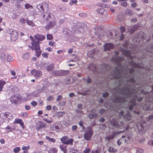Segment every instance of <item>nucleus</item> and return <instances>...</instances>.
<instances>
[{"instance_id": "nucleus-1", "label": "nucleus", "mask_w": 153, "mask_h": 153, "mask_svg": "<svg viewBox=\"0 0 153 153\" xmlns=\"http://www.w3.org/2000/svg\"><path fill=\"white\" fill-rule=\"evenodd\" d=\"M136 90L135 89H131L127 88H123L122 89H119L117 92L120 94L123 95V97H121L117 96L114 102H116L123 103L127 101V98H130V101L129 104V108L130 110H132L134 108H136L137 107H140L142 106V105L139 104L137 105L136 101L140 102L142 99L141 97H139L137 96V92H136Z\"/></svg>"}, {"instance_id": "nucleus-2", "label": "nucleus", "mask_w": 153, "mask_h": 153, "mask_svg": "<svg viewBox=\"0 0 153 153\" xmlns=\"http://www.w3.org/2000/svg\"><path fill=\"white\" fill-rule=\"evenodd\" d=\"M29 47L32 50H35L36 56L39 57L41 55L42 51L40 50L39 45L38 43L35 42L33 41L32 45H30Z\"/></svg>"}, {"instance_id": "nucleus-3", "label": "nucleus", "mask_w": 153, "mask_h": 153, "mask_svg": "<svg viewBox=\"0 0 153 153\" xmlns=\"http://www.w3.org/2000/svg\"><path fill=\"white\" fill-rule=\"evenodd\" d=\"M132 140L131 135L129 134L126 136H123L117 141V144L120 145L121 143L128 144L130 143Z\"/></svg>"}, {"instance_id": "nucleus-4", "label": "nucleus", "mask_w": 153, "mask_h": 153, "mask_svg": "<svg viewBox=\"0 0 153 153\" xmlns=\"http://www.w3.org/2000/svg\"><path fill=\"white\" fill-rule=\"evenodd\" d=\"M34 38L32 36L30 37V38L31 40V42L30 43L31 45H32L33 41L35 42L38 43L39 44V43H41L40 42L44 40L45 38V36L39 34H36L34 36Z\"/></svg>"}, {"instance_id": "nucleus-5", "label": "nucleus", "mask_w": 153, "mask_h": 153, "mask_svg": "<svg viewBox=\"0 0 153 153\" xmlns=\"http://www.w3.org/2000/svg\"><path fill=\"white\" fill-rule=\"evenodd\" d=\"M7 32L10 34V39L12 41H14L18 38V34L17 32L14 30L9 29L7 30Z\"/></svg>"}, {"instance_id": "nucleus-6", "label": "nucleus", "mask_w": 153, "mask_h": 153, "mask_svg": "<svg viewBox=\"0 0 153 153\" xmlns=\"http://www.w3.org/2000/svg\"><path fill=\"white\" fill-rule=\"evenodd\" d=\"M118 115L120 118L123 117L125 120L128 121L131 119V115L128 111L125 112L123 111H122L119 113Z\"/></svg>"}, {"instance_id": "nucleus-7", "label": "nucleus", "mask_w": 153, "mask_h": 153, "mask_svg": "<svg viewBox=\"0 0 153 153\" xmlns=\"http://www.w3.org/2000/svg\"><path fill=\"white\" fill-rule=\"evenodd\" d=\"M37 7L41 12H46L49 10L48 4L46 3H42L37 5Z\"/></svg>"}, {"instance_id": "nucleus-8", "label": "nucleus", "mask_w": 153, "mask_h": 153, "mask_svg": "<svg viewBox=\"0 0 153 153\" xmlns=\"http://www.w3.org/2000/svg\"><path fill=\"white\" fill-rule=\"evenodd\" d=\"M116 74H117V77L119 78L120 82H123L124 80H126L127 82L128 81L131 82H134V79L132 78L130 79H126L124 78H123V76L122 75V72L119 70H117L116 72L115 73Z\"/></svg>"}, {"instance_id": "nucleus-9", "label": "nucleus", "mask_w": 153, "mask_h": 153, "mask_svg": "<svg viewBox=\"0 0 153 153\" xmlns=\"http://www.w3.org/2000/svg\"><path fill=\"white\" fill-rule=\"evenodd\" d=\"M111 123L113 126L120 128H121V127H125L124 123H123V122L120 121L117 122L116 120L114 119L111 120Z\"/></svg>"}, {"instance_id": "nucleus-10", "label": "nucleus", "mask_w": 153, "mask_h": 153, "mask_svg": "<svg viewBox=\"0 0 153 153\" xmlns=\"http://www.w3.org/2000/svg\"><path fill=\"white\" fill-rule=\"evenodd\" d=\"M93 134V131L90 128L88 131L85 133L84 136V138L86 140H90Z\"/></svg>"}, {"instance_id": "nucleus-11", "label": "nucleus", "mask_w": 153, "mask_h": 153, "mask_svg": "<svg viewBox=\"0 0 153 153\" xmlns=\"http://www.w3.org/2000/svg\"><path fill=\"white\" fill-rule=\"evenodd\" d=\"M31 73L36 78L40 77L42 75V72L41 71L36 70H33L31 71Z\"/></svg>"}, {"instance_id": "nucleus-12", "label": "nucleus", "mask_w": 153, "mask_h": 153, "mask_svg": "<svg viewBox=\"0 0 153 153\" xmlns=\"http://www.w3.org/2000/svg\"><path fill=\"white\" fill-rule=\"evenodd\" d=\"M100 66V68H101V71H100V72L102 73H104L105 71L109 70L111 68L109 66L105 64H102Z\"/></svg>"}, {"instance_id": "nucleus-13", "label": "nucleus", "mask_w": 153, "mask_h": 153, "mask_svg": "<svg viewBox=\"0 0 153 153\" xmlns=\"http://www.w3.org/2000/svg\"><path fill=\"white\" fill-rule=\"evenodd\" d=\"M19 100V97L17 95H15L11 97L10 100L13 103L15 104Z\"/></svg>"}, {"instance_id": "nucleus-14", "label": "nucleus", "mask_w": 153, "mask_h": 153, "mask_svg": "<svg viewBox=\"0 0 153 153\" xmlns=\"http://www.w3.org/2000/svg\"><path fill=\"white\" fill-rule=\"evenodd\" d=\"M104 47L105 50L108 51L111 49H112L114 47V45L111 43H107L105 45Z\"/></svg>"}, {"instance_id": "nucleus-15", "label": "nucleus", "mask_w": 153, "mask_h": 153, "mask_svg": "<svg viewBox=\"0 0 153 153\" xmlns=\"http://www.w3.org/2000/svg\"><path fill=\"white\" fill-rule=\"evenodd\" d=\"M51 14H50L49 13H42L41 14V16L42 18L46 20H49V19L50 18Z\"/></svg>"}, {"instance_id": "nucleus-16", "label": "nucleus", "mask_w": 153, "mask_h": 153, "mask_svg": "<svg viewBox=\"0 0 153 153\" xmlns=\"http://www.w3.org/2000/svg\"><path fill=\"white\" fill-rule=\"evenodd\" d=\"M16 123L19 124L23 128H24V123L22 122V120L21 119H16L15 120L14 123Z\"/></svg>"}, {"instance_id": "nucleus-17", "label": "nucleus", "mask_w": 153, "mask_h": 153, "mask_svg": "<svg viewBox=\"0 0 153 153\" xmlns=\"http://www.w3.org/2000/svg\"><path fill=\"white\" fill-rule=\"evenodd\" d=\"M88 69L89 71H97L96 68L93 64H90L88 66Z\"/></svg>"}, {"instance_id": "nucleus-18", "label": "nucleus", "mask_w": 153, "mask_h": 153, "mask_svg": "<svg viewBox=\"0 0 153 153\" xmlns=\"http://www.w3.org/2000/svg\"><path fill=\"white\" fill-rule=\"evenodd\" d=\"M137 28V26L134 25L133 26L131 27H129L128 28V31L130 33H132Z\"/></svg>"}, {"instance_id": "nucleus-19", "label": "nucleus", "mask_w": 153, "mask_h": 153, "mask_svg": "<svg viewBox=\"0 0 153 153\" xmlns=\"http://www.w3.org/2000/svg\"><path fill=\"white\" fill-rule=\"evenodd\" d=\"M138 130L139 131H142L143 129V124L141 123H137L136 124Z\"/></svg>"}, {"instance_id": "nucleus-20", "label": "nucleus", "mask_w": 153, "mask_h": 153, "mask_svg": "<svg viewBox=\"0 0 153 153\" xmlns=\"http://www.w3.org/2000/svg\"><path fill=\"white\" fill-rule=\"evenodd\" d=\"M117 134L116 132H113L112 134L110 135L109 136H108L106 137V139L109 141L110 140L114 138V137L115 135Z\"/></svg>"}, {"instance_id": "nucleus-21", "label": "nucleus", "mask_w": 153, "mask_h": 153, "mask_svg": "<svg viewBox=\"0 0 153 153\" xmlns=\"http://www.w3.org/2000/svg\"><path fill=\"white\" fill-rule=\"evenodd\" d=\"M55 22L54 21L53 22H50V23L46 26V29L47 30L50 27H53L55 25Z\"/></svg>"}, {"instance_id": "nucleus-22", "label": "nucleus", "mask_w": 153, "mask_h": 153, "mask_svg": "<svg viewBox=\"0 0 153 153\" xmlns=\"http://www.w3.org/2000/svg\"><path fill=\"white\" fill-rule=\"evenodd\" d=\"M59 148H60L61 150L64 153H66L67 151L66 150V149L67 146L66 145L64 144L61 145L59 146Z\"/></svg>"}, {"instance_id": "nucleus-23", "label": "nucleus", "mask_w": 153, "mask_h": 153, "mask_svg": "<svg viewBox=\"0 0 153 153\" xmlns=\"http://www.w3.org/2000/svg\"><path fill=\"white\" fill-rule=\"evenodd\" d=\"M30 56V53L29 52H26L24 53L22 55V57L25 59H28Z\"/></svg>"}, {"instance_id": "nucleus-24", "label": "nucleus", "mask_w": 153, "mask_h": 153, "mask_svg": "<svg viewBox=\"0 0 153 153\" xmlns=\"http://www.w3.org/2000/svg\"><path fill=\"white\" fill-rule=\"evenodd\" d=\"M30 96H32L34 97H38L39 96V94L38 93H35V92L33 93H29L27 94L28 97L27 99H30L31 98V97H29Z\"/></svg>"}, {"instance_id": "nucleus-25", "label": "nucleus", "mask_w": 153, "mask_h": 153, "mask_svg": "<svg viewBox=\"0 0 153 153\" xmlns=\"http://www.w3.org/2000/svg\"><path fill=\"white\" fill-rule=\"evenodd\" d=\"M89 117L91 119H95L97 117V114L96 113L92 112L89 114Z\"/></svg>"}, {"instance_id": "nucleus-26", "label": "nucleus", "mask_w": 153, "mask_h": 153, "mask_svg": "<svg viewBox=\"0 0 153 153\" xmlns=\"http://www.w3.org/2000/svg\"><path fill=\"white\" fill-rule=\"evenodd\" d=\"M4 129L7 130V131L8 132H12L13 130H14L15 128L14 127H11V126H7L6 128H4Z\"/></svg>"}, {"instance_id": "nucleus-27", "label": "nucleus", "mask_w": 153, "mask_h": 153, "mask_svg": "<svg viewBox=\"0 0 153 153\" xmlns=\"http://www.w3.org/2000/svg\"><path fill=\"white\" fill-rule=\"evenodd\" d=\"M54 64H51L47 66L46 68V69L48 70V71H51L53 68L54 67Z\"/></svg>"}, {"instance_id": "nucleus-28", "label": "nucleus", "mask_w": 153, "mask_h": 153, "mask_svg": "<svg viewBox=\"0 0 153 153\" xmlns=\"http://www.w3.org/2000/svg\"><path fill=\"white\" fill-rule=\"evenodd\" d=\"M143 108L144 110H149L151 109L149 104L146 103L143 106Z\"/></svg>"}, {"instance_id": "nucleus-29", "label": "nucleus", "mask_w": 153, "mask_h": 153, "mask_svg": "<svg viewBox=\"0 0 153 153\" xmlns=\"http://www.w3.org/2000/svg\"><path fill=\"white\" fill-rule=\"evenodd\" d=\"M7 120H9L12 119L13 118L12 114L8 112H7Z\"/></svg>"}, {"instance_id": "nucleus-30", "label": "nucleus", "mask_w": 153, "mask_h": 153, "mask_svg": "<svg viewBox=\"0 0 153 153\" xmlns=\"http://www.w3.org/2000/svg\"><path fill=\"white\" fill-rule=\"evenodd\" d=\"M0 117L3 119H5L7 120V112L4 113H2L0 114Z\"/></svg>"}, {"instance_id": "nucleus-31", "label": "nucleus", "mask_w": 153, "mask_h": 153, "mask_svg": "<svg viewBox=\"0 0 153 153\" xmlns=\"http://www.w3.org/2000/svg\"><path fill=\"white\" fill-rule=\"evenodd\" d=\"M125 13L127 16H129L132 15L131 11L128 9H126L125 10Z\"/></svg>"}, {"instance_id": "nucleus-32", "label": "nucleus", "mask_w": 153, "mask_h": 153, "mask_svg": "<svg viewBox=\"0 0 153 153\" xmlns=\"http://www.w3.org/2000/svg\"><path fill=\"white\" fill-rule=\"evenodd\" d=\"M68 139V138L67 137H64L61 138V141L62 143L65 144Z\"/></svg>"}, {"instance_id": "nucleus-33", "label": "nucleus", "mask_w": 153, "mask_h": 153, "mask_svg": "<svg viewBox=\"0 0 153 153\" xmlns=\"http://www.w3.org/2000/svg\"><path fill=\"white\" fill-rule=\"evenodd\" d=\"M6 83V82L5 81L2 80H0V91H1V90L2 88L3 85Z\"/></svg>"}, {"instance_id": "nucleus-34", "label": "nucleus", "mask_w": 153, "mask_h": 153, "mask_svg": "<svg viewBox=\"0 0 153 153\" xmlns=\"http://www.w3.org/2000/svg\"><path fill=\"white\" fill-rule=\"evenodd\" d=\"M66 71H58V76H63L66 74Z\"/></svg>"}, {"instance_id": "nucleus-35", "label": "nucleus", "mask_w": 153, "mask_h": 153, "mask_svg": "<svg viewBox=\"0 0 153 153\" xmlns=\"http://www.w3.org/2000/svg\"><path fill=\"white\" fill-rule=\"evenodd\" d=\"M57 150L56 148H52L51 149L48 151V153H56Z\"/></svg>"}, {"instance_id": "nucleus-36", "label": "nucleus", "mask_w": 153, "mask_h": 153, "mask_svg": "<svg viewBox=\"0 0 153 153\" xmlns=\"http://www.w3.org/2000/svg\"><path fill=\"white\" fill-rule=\"evenodd\" d=\"M13 58L10 55H8L7 56V61L10 62L13 60Z\"/></svg>"}, {"instance_id": "nucleus-37", "label": "nucleus", "mask_w": 153, "mask_h": 153, "mask_svg": "<svg viewBox=\"0 0 153 153\" xmlns=\"http://www.w3.org/2000/svg\"><path fill=\"white\" fill-rule=\"evenodd\" d=\"M27 24L28 25L32 27H33L35 26V24L33 23L32 22V21L27 20Z\"/></svg>"}, {"instance_id": "nucleus-38", "label": "nucleus", "mask_w": 153, "mask_h": 153, "mask_svg": "<svg viewBox=\"0 0 153 153\" xmlns=\"http://www.w3.org/2000/svg\"><path fill=\"white\" fill-rule=\"evenodd\" d=\"M46 138L49 141L53 143V142H54L55 141V139L53 138H51L48 136H46Z\"/></svg>"}, {"instance_id": "nucleus-39", "label": "nucleus", "mask_w": 153, "mask_h": 153, "mask_svg": "<svg viewBox=\"0 0 153 153\" xmlns=\"http://www.w3.org/2000/svg\"><path fill=\"white\" fill-rule=\"evenodd\" d=\"M126 53H125V55L127 56L130 57L131 58L132 56L130 52L129 51L127 50L126 51Z\"/></svg>"}, {"instance_id": "nucleus-40", "label": "nucleus", "mask_w": 153, "mask_h": 153, "mask_svg": "<svg viewBox=\"0 0 153 153\" xmlns=\"http://www.w3.org/2000/svg\"><path fill=\"white\" fill-rule=\"evenodd\" d=\"M109 151L110 152H117V150L116 149H114L113 147H110L109 148Z\"/></svg>"}, {"instance_id": "nucleus-41", "label": "nucleus", "mask_w": 153, "mask_h": 153, "mask_svg": "<svg viewBox=\"0 0 153 153\" xmlns=\"http://www.w3.org/2000/svg\"><path fill=\"white\" fill-rule=\"evenodd\" d=\"M74 140L72 139H71L69 140H67V142H66V144L68 145L71 144L72 145Z\"/></svg>"}, {"instance_id": "nucleus-42", "label": "nucleus", "mask_w": 153, "mask_h": 153, "mask_svg": "<svg viewBox=\"0 0 153 153\" xmlns=\"http://www.w3.org/2000/svg\"><path fill=\"white\" fill-rule=\"evenodd\" d=\"M20 148L19 147H16L13 149V152L15 153H17L19 152L20 151Z\"/></svg>"}, {"instance_id": "nucleus-43", "label": "nucleus", "mask_w": 153, "mask_h": 153, "mask_svg": "<svg viewBox=\"0 0 153 153\" xmlns=\"http://www.w3.org/2000/svg\"><path fill=\"white\" fill-rule=\"evenodd\" d=\"M146 100L148 102H153V97H149L148 98H147L146 99Z\"/></svg>"}, {"instance_id": "nucleus-44", "label": "nucleus", "mask_w": 153, "mask_h": 153, "mask_svg": "<svg viewBox=\"0 0 153 153\" xmlns=\"http://www.w3.org/2000/svg\"><path fill=\"white\" fill-rule=\"evenodd\" d=\"M114 61L117 63L120 64V63L121 61V59H120L119 57H116L114 60Z\"/></svg>"}, {"instance_id": "nucleus-45", "label": "nucleus", "mask_w": 153, "mask_h": 153, "mask_svg": "<svg viewBox=\"0 0 153 153\" xmlns=\"http://www.w3.org/2000/svg\"><path fill=\"white\" fill-rule=\"evenodd\" d=\"M77 2V1L76 0H71L69 3V4L70 5H73L74 4H76Z\"/></svg>"}, {"instance_id": "nucleus-46", "label": "nucleus", "mask_w": 153, "mask_h": 153, "mask_svg": "<svg viewBox=\"0 0 153 153\" xmlns=\"http://www.w3.org/2000/svg\"><path fill=\"white\" fill-rule=\"evenodd\" d=\"M90 149L88 148H86L85 150L83 151V153H89L90 151Z\"/></svg>"}, {"instance_id": "nucleus-47", "label": "nucleus", "mask_w": 153, "mask_h": 153, "mask_svg": "<svg viewBox=\"0 0 153 153\" xmlns=\"http://www.w3.org/2000/svg\"><path fill=\"white\" fill-rule=\"evenodd\" d=\"M25 7L27 9H32V6L28 4H26L25 5Z\"/></svg>"}, {"instance_id": "nucleus-48", "label": "nucleus", "mask_w": 153, "mask_h": 153, "mask_svg": "<svg viewBox=\"0 0 153 153\" xmlns=\"http://www.w3.org/2000/svg\"><path fill=\"white\" fill-rule=\"evenodd\" d=\"M19 21L22 23H25L27 22V20L24 18H21L20 19Z\"/></svg>"}, {"instance_id": "nucleus-49", "label": "nucleus", "mask_w": 153, "mask_h": 153, "mask_svg": "<svg viewBox=\"0 0 153 153\" xmlns=\"http://www.w3.org/2000/svg\"><path fill=\"white\" fill-rule=\"evenodd\" d=\"M1 58L2 61H4L5 59V55L4 53H2L1 55Z\"/></svg>"}, {"instance_id": "nucleus-50", "label": "nucleus", "mask_w": 153, "mask_h": 153, "mask_svg": "<svg viewBox=\"0 0 153 153\" xmlns=\"http://www.w3.org/2000/svg\"><path fill=\"white\" fill-rule=\"evenodd\" d=\"M121 5L124 7H126L128 5V3L126 1H124L121 3Z\"/></svg>"}, {"instance_id": "nucleus-51", "label": "nucleus", "mask_w": 153, "mask_h": 153, "mask_svg": "<svg viewBox=\"0 0 153 153\" xmlns=\"http://www.w3.org/2000/svg\"><path fill=\"white\" fill-rule=\"evenodd\" d=\"M143 152V150L140 148H138L137 149V153H142Z\"/></svg>"}, {"instance_id": "nucleus-52", "label": "nucleus", "mask_w": 153, "mask_h": 153, "mask_svg": "<svg viewBox=\"0 0 153 153\" xmlns=\"http://www.w3.org/2000/svg\"><path fill=\"white\" fill-rule=\"evenodd\" d=\"M47 39L48 40H51L53 39V36L52 35L48 34L47 36Z\"/></svg>"}, {"instance_id": "nucleus-53", "label": "nucleus", "mask_w": 153, "mask_h": 153, "mask_svg": "<svg viewBox=\"0 0 153 153\" xmlns=\"http://www.w3.org/2000/svg\"><path fill=\"white\" fill-rule=\"evenodd\" d=\"M146 119L147 121L153 119V115H150L148 118H147Z\"/></svg>"}, {"instance_id": "nucleus-54", "label": "nucleus", "mask_w": 153, "mask_h": 153, "mask_svg": "<svg viewBox=\"0 0 153 153\" xmlns=\"http://www.w3.org/2000/svg\"><path fill=\"white\" fill-rule=\"evenodd\" d=\"M42 56L45 58H47L48 57V54L47 53H43L42 54Z\"/></svg>"}, {"instance_id": "nucleus-55", "label": "nucleus", "mask_w": 153, "mask_h": 153, "mask_svg": "<svg viewBox=\"0 0 153 153\" xmlns=\"http://www.w3.org/2000/svg\"><path fill=\"white\" fill-rule=\"evenodd\" d=\"M59 105H64L65 104V102L63 100L60 101L59 102Z\"/></svg>"}, {"instance_id": "nucleus-56", "label": "nucleus", "mask_w": 153, "mask_h": 153, "mask_svg": "<svg viewBox=\"0 0 153 153\" xmlns=\"http://www.w3.org/2000/svg\"><path fill=\"white\" fill-rule=\"evenodd\" d=\"M29 147L28 146H23L22 148V149L23 150H28L29 149Z\"/></svg>"}, {"instance_id": "nucleus-57", "label": "nucleus", "mask_w": 153, "mask_h": 153, "mask_svg": "<svg viewBox=\"0 0 153 153\" xmlns=\"http://www.w3.org/2000/svg\"><path fill=\"white\" fill-rule=\"evenodd\" d=\"M31 104L34 107L36 106L37 103L36 101H33L31 102Z\"/></svg>"}, {"instance_id": "nucleus-58", "label": "nucleus", "mask_w": 153, "mask_h": 153, "mask_svg": "<svg viewBox=\"0 0 153 153\" xmlns=\"http://www.w3.org/2000/svg\"><path fill=\"white\" fill-rule=\"evenodd\" d=\"M49 44L51 46H54L55 45V42L53 41H50L49 42Z\"/></svg>"}, {"instance_id": "nucleus-59", "label": "nucleus", "mask_w": 153, "mask_h": 153, "mask_svg": "<svg viewBox=\"0 0 153 153\" xmlns=\"http://www.w3.org/2000/svg\"><path fill=\"white\" fill-rule=\"evenodd\" d=\"M120 30L122 33H123L125 31V29L123 26H122L120 27Z\"/></svg>"}, {"instance_id": "nucleus-60", "label": "nucleus", "mask_w": 153, "mask_h": 153, "mask_svg": "<svg viewBox=\"0 0 153 153\" xmlns=\"http://www.w3.org/2000/svg\"><path fill=\"white\" fill-rule=\"evenodd\" d=\"M27 114L26 112L22 113L21 114V115L23 117H26L27 116Z\"/></svg>"}, {"instance_id": "nucleus-61", "label": "nucleus", "mask_w": 153, "mask_h": 153, "mask_svg": "<svg viewBox=\"0 0 153 153\" xmlns=\"http://www.w3.org/2000/svg\"><path fill=\"white\" fill-rule=\"evenodd\" d=\"M77 128V127L76 126H72V129L73 131H75L76 130Z\"/></svg>"}, {"instance_id": "nucleus-62", "label": "nucleus", "mask_w": 153, "mask_h": 153, "mask_svg": "<svg viewBox=\"0 0 153 153\" xmlns=\"http://www.w3.org/2000/svg\"><path fill=\"white\" fill-rule=\"evenodd\" d=\"M64 114V112H58V116L59 115L60 117L62 116Z\"/></svg>"}, {"instance_id": "nucleus-63", "label": "nucleus", "mask_w": 153, "mask_h": 153, "mask_svg": "<svg viewBox=\"0 0 153 153\" xmlns=\"http://www.w3.org/2000/svg\"><path fill=\"white\" fill-rule=\"evenodd\" d=\"M132 65L134 67L139 68L138 65L135 63H134L133 64H132Z\"/></svg>"}, {"instance_id": "nucleus-64", "label": "nucleus", "mask_w": 153, "mask_h": 153, "mask_svg": "<svg viewBox=\"0 0 153 153\" xmlns=\"http://www.w3.org/2000/svg\"><path fill=\"white\" fill-rule=\"evenodd\" d=\"M108 93L106 92L102 94V96L104 97H108Z\"/></svg>"}]
</instances>
